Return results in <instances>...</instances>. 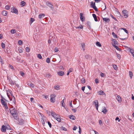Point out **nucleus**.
Returning <instances> with one entry per match:
<instances>
[{
  "instance_id": "1",
  "label": "nucleus",
  "mask_w": 134,
  "mask_h": 134,
  "mask_svg": "<svg viewBox=\"0 0 134 134\" xmlns=\"http://www.w3.org/2000/svg\"><path fill=\"white\" fill-rule=\"evenodd\" d=\"M10 110L11 114L12 115L14 118L16 120H18L19 117L18 116L17 111L15 108H11Z\"/></svg>"
},
{
  "instance_id": "2",
  "label": "nucleus",
  "mask_w": 134,
  "mask_h": 134,
  "mask_svg": "<svg viewBox=\"0 0 134 134\" xmlns=\"http://www.w3.org/2000/svg\"><path fill=\"white\" fill-rule=\"evenodd\" d=\"M51 115L58 122H61L60 116L59 115L57 114L54 112L53 111L51 112Z\"/></svg>"
},
{
  "instance_id": "3",
  "label": "nucleus",
  "mask_w": 134,
  "mask_h": 134,
  "mask_svg": "<svg viewBox=\"0 0 134 134\" xmlns=\"http://www.w3.org/2000/svg\"><path fill=\"white\" fill-rule=\"evenodd\" d=\"M50 97L51 101L53 103L55 101V98L56 97V95L54 94H52L50 96Z\"/></svg>"
},
{
  "instance_id": "4",
  "label": "nucleus",
  "mask_w": 134,
  "mask_h": 134,
  "mask_svg": "<svg viewBox=\"0 0 134 134\" xmlns=\"http://www.w3.org/2000/svg\"><path fill=\"white\" fill-rule=\"evenodd\" d=\"M123 15L125 18H126L128 17V12L126 10H123L122 12Z\"/></svg>"
},
{
  "instance_id": "5",
  "label": "nucleus",
  "mask_w": 134,
  "mask_h": 134,
  "mask_svg": "<svg viewBox=\"0 0 134 134\" xmlns=\"http://www.w3.org/2000/svg\"><path fill=\"white\" fill-rule=\"evenodd\" d=\"M4 100V99H1V102L5 108L6 109H8V107L6 103L5 102Z\"/></svg>"
},
{
  "instance_id": "6",
  "label": "nucleus",
  "mask_w": 134,
  "mask_h": 134,
  "mask_svg": "<svg viewBox=\"0 0 134 134\" xmlns=\"http://www.w3.org/2000/svg\"><path fill=\"white\" fill-rule=\"evenodd\" d=\"M46 5L50 8L52 9H54V7L53 5L49 2H47L46 3Z\"/></svg>"
},
{
  "instance_id": "7",
  "label": "nucleus",
  "mask_w": 134,
  "mask_h": 134,
  "mask_svg": "<svg viewBox=\"0 0 134 134\" xmlns=\"http://www.w3.org/2000/svg\"><path fill=\"white\" fill-rule=\"evenodd\" d=\"M127 49L129 51L132 55L134 57V49H131L130 48L127 47Z\"/></svg>"
},
{
  "instance_id": "8",
  "label": "nucleus",
  "mask_w": 134,
  "mask_h": 134,
  "mask_svg": "<svg viewBox=\"0 0 134 134\" xmlns=\"http://www.w3.org/2000/svg\"><path fill=\"white\" fill-rule=\"evenodd\" d=\"M11 12L15 14H18V10L14 8H11Z\"/></svg>"
},
{
  "instance_id": "9",
  "label": "nucleus",
  "mask_w": 134,
  "mask_h": 134,
  "mask_svg": "<svg viewBox=\"0 0 134 134\" xmlns=\"http://www.w3.org/2000/svg\"><path fill=\"white\" fill-rule=\"evenodd\" d=\"M80 19L81 21L83 22L85 20V18L83 16V14L81 13H80Z\"/></svg>"
},
{
  "instance_id": "10",
  "label": "nucleus",
  "mask_w": 134,
  "mask_h": 134,
  "mask_svg": "<svg viewBox=\"0 0 134 134\" xmlns=\"http://www.w3.org/2000/svg\"><path fill=\"white\" fill-rule=\"evenodd\" d=\"M1 130L2 132H5L6 131V127L4 125H2Z\"/></svg>"
},
{
  "instance_id": "11",
  "label": "nucleus",
  "mask_w": 134,
  "mask_h": 134,
  "mask_svg": "<svg viewBox=\"0 0 134 134\" xmlns=\"http://www.w3.org/2000/svg\"><path fill=\"white\" fill-rule=\"evenodd\" d=\"M7 80H8L9 83L12 85H13L15 84L14 82L11 79H9L8 77H7Z\"/></svg>"
},
{
  "instance_id": "12",
  "label": "nucleus",
  "mask_w": 134,
  "mask_h": 134,
  "mask_svg": "<svg viewBox=\"0 0 134 134\" xmlns=\"http://www.w3.org/2000/svg\"><path fill=\"white\" fill-rule=\"evenodd\" d=\"M102 19L103 21H105V22L107 23H108L110 21V19L108 18H103Z\"/></svg>"
},
{
  "instance_id": "13",
  "label": "nucleus",
  "mask_w": 134,
  "mask_h": 134,
  "mask_svg": "<svg viewBox=\"0 0 134 134\" xmlns=\"http://www.w3.org/2000/svg\"><path fill=\"white\" fill-rule=\"evenodd\" d=\"M108 110L106 109L105 107H104L103 109L102 112H103L104 114H105L107 113Z\"/></svg>"
},
{
  "instance_id": "14",
  "label": "nucleus",
  "mask_w": 134,
  "mask_h": 134,
  "mask_svg": "<svg viewBox=\"0 0 134 134\" xmlns=\"http://www.w3.org/2000/svg\"><path fill=\"white\" fill-rule=\"evenodd\" d=\"M24 120L23 119H20L19 120V124L20 125H22L24 124Z\"/></svg>"
},
{
  "instance_id": "15",
  "label": "nucleus",
  "mask_w": 134,
  "mask_h": 134,
  "mask_svg": "<svg viewBox=\"0 0 134 134\" xmlns=\"http://www.w3.org/2000/svg\"><path fill=\"white\" fill-rule=\"evenodd\" d=\"M10 99V100L12 101L14 103V104H15V97L13 96H12V97L11 98H9Z\"/></svg>"
},
{
  "instance_id": "16",
  "label": "nucleus",
  "mask_w": 134,
  "mask_h": 134,
  "mask_svg": "<svg viewBox=\"0 0 134 134\" xmlns=\"http://www.w3.org/2000/svg\"><path fill=\"white\" fill-rule=\"evenodd\" d=\"M92 16L94 19V20L96 21H98V19H97V16L96 15L94 14H92Z\"/></svg>"
},
{
  "instance_id": "17",
  "label": "nucleus",
  "mask_w": 134,
  "mask_h": 134,
  "mask_svg": "<svg viewBox=\"0 0 134 134\" xmlns=\"http://www.w3.org/2000/svg\"><path fill=\"white\" fill-rule=\"evenodd\" d=\"M58 74L59 76H63L64 75V72L62 71H60L58 72Z\"/></svg>"
},
{
  "instance_id": "18",
  "label": "nucleus",
  "mask_w": 134,
  "mask_h": 134,
  "mask_svg": "<svg viewBox=\"0 0 134 134\" xmlns=\"http://www.w3.org/2000/svg\"><path fill=\"white\" fill-rule=\"evenodd\" d=\"M113 46L118 51H121V49L120 48L118 47V46L114 45V44H113Z\"/></svg>"
},
{
  "instance_id": "19",
  "label": "nucleus",
  "mask_w": 134,
  "mask_h": 134,
  "mask_svg": "<svg viewBox=\"0 0 134 134\" xmlns=\"http://www.w3.org/2000/svg\"><path fill=\"white\" fill-rule=\"evenodd\" d=\"M2 14L4 16H6L8 14V12L5 10L3 11L2 12Z\"/></svg>"
},
{
  "instance_id": "20",
  "label": "nucleus",
  "mask_w": 134,
  "mask_h": 134,
  "mask_svg": "<svg viewBox=\"0 0 134 134\" xmlns=\"http://www.w3.org/2000/svg\"><path fill=\"white\" fill-rule=\"evenodd\" d=\"M117 99L119 102H121V97L119 96H117Z\"/></svg>"
},
{
  "instance_id": "21",
  "label": "nucleus",
  "mask_w": 134,
  "mask_h": 134,
  "mask_svg": "<svg viewBox=\"0 0 134 134\" xmlns=\"http://www.w3.org/2000/svg\"><path fill=\"white\" fill-rule=\"evenodd\" d=\"M98 94L99 95L104 94H105V93H104V92L102 90L99 91L98 92Z\"/></svg>"
},
{
  "instance_id": "22",
  "label": "nucleus",
  "mask_w": 134,
  "mask_h": 134,
  "mask_svg": "<svg viewBox=\"0 0 134 134\" xmlns=\"http://www.w3.org/2000/svg\"><path fill=\"white\" fill-rule=\"evenodd\" d=\"M28 85L29 86L32 87H33L34 86V85L31 82L28 83Z\"/></svg>"
},
{
  "instance_id": "23",
  "label": "nucleus",
  "mask_w": 134,
  "mask_h": 134,
  "mask_svg": "<svg viewBox=\"0 0 134 134\" xmlns=\"http://www.w3.org/2000/svg\"><path fill=\"white\" fill-rule=\"evenodd\" d=\"M44 16L45 15L44 14H40L39 15V18L41 19H42Z\"/></svg>"
},
{
  "instance_id": "24",
  "label": "nucleus",
  "mask_w": 134,
  "mask_h": 134,
  "mask_svg": "<svg viewBox=\"0 0 134 134\" xmlns=\"http://www.w3.org/2000/svg\"><path fill=\"white\" fill-rule=\"evenodd\" d=\"M94 5H95V2L93 3V1H92L91 2L90 6L92 8Z\"/></svg>"
},
{
  "instance_id": "25",
  "label": "nucleus",
  "mask_w": 134,
  "mask_h": 134,
  "mask_svg": "<svg viewBox=\"0 0 134 134\" xmlns=\"http://www.w3.org/2000/svg\"><path fill=\"white\" fill-rule=\"evenodd\" d=\"M81 45L82 48L83 49V51H85V49L84 47H85V44L84 43H82L81 44Z\"/></svg>"
},
{
  "instance_id": "26",
  "label": "nucleus",
  "mask_w": 134,
  "mask_h": 134,
  "mask_svg": "<svg viewBox=\"0 0 134 134\" xmlns=\"http://www.w3.org/2000/svg\"><path fill=\"white\" fill-rule=\"evenodd\" d=\"M96 44L97 46L100 47L102 46V45L99 42H97L96 43Z\"/></svg>"
},
{
  "instance_id": "27",
  "label": "nucleus",
  "mask_w": 134,
  "mask_h": 134,
  "mask_svg": "<svg viewBox=\"0 0 134 134\" xmlns=\"http://www.w3.org/2000/svg\"><path fill=\"white\" fill-rule=\"evenodd\" d=\"M69 118L70 119L72 120H74L75 119V117L72 115H70V116Z\"/></svg>"
},
{
  "instance_id": "28",
  "label": "nucleus",
  "mask_w": 134,
  "mask_h": 134,
  "mask_svg": "<svg viewBox=\"0 0 134 134\" xmlns=\"http://www.w3.org/2000/svg\"><path fill=\"white\" fill-rule=\"evenodd\" d=\"M75 28L76 29H83V26L81 25H80L79 26L75 27Z\"/></svg>"
},
{
  "instance_id": "29",
  "label": "nucleus",
  "mask_w": 134,
  "mask_h": 134,
  "mask_svg": "<svg viewBox=\"0 0 134 134\" xmlns=\"http://www.w3.org/2000/svg\"><path fill=\"white\" fill-rule=\"evenodd\" d=\"M21 58L19 56H17L16 58V60L17 62H20V60Z\"/></svg>"
},
{
  "instance_id": "30",
  "label": "nucleus",
  "mask_w": 134,
  "mask_h": 134,
  "mask_svg": "<svg viewBox=\"0 0 134 134\" xmlns=\"http://www.w3.org/2000/svg\"><path fill=\"white\" fill-rule=\"evenodd\" d=\"M81 82L82 83H85V80L83 78H82L81 80Z\"/></svg>"
},
{
  "instance_id": "31",
  "label": "nucleus",
  "mask_w": 134,
  "mask_h": 134,
  "mask_svg": "<svg viewBox=\"0 0 134 134\" xmlns=\"http://www.w3.org/2000/svg\"><path fill=\"white\" fill-rule=\"evenodd\" d=\"M112 34L114 38H117L118 37L117 35L114 32H112Z\"/></svg>"
},
{
  "instance_id": "32",
  "label": "nucleus",
  "mask_w": 134,
  "mask_h": 134,
  "mask_svg": "<svg viewBox=\"0 0 134 134\" xmlns=\"http://www.w3.org/2000/svg\"><path fill=\"white\" fill-rule=\"evenodd\" d=\"M95 104V106H97L98 105V101L97 100H96L94 101L93 102Z\"/></svg>"
},
{
  "instance_id": "33",
  "label": "nucleus",
  "mask_w": 134,
  "mask_h": 134,
  "mask_svg": "<svg viewBox=\"0 0 134 134\" xmlns=\"http://www.w3.org/2000/svg\"><path fill=\"white\" fill-rule=\"evenodd\" d=\"M6 129L7 130H12V128H11L9 125H8L7 126H6Z\"/></svg>"
},
{
  "instance_id": "34",
  "label": "nucleus",
  "mask_w": 134,
  "mask_h": 134,
  "mask_svg": "<svg viewBox=\"0 0 134 134\" xmlns=\"http://www.w3.org/2000/svg\"><path fill=\"white\" fill-rule=\"evenodd\" d=\"M10 32L12 34H14L16 32V30L15 29H12L11 30Z\"/></svg>"
},
{
  "instance_id": "35",
  "label": "nucleus",
  "mask_w": 134,
  "mask_h": 134,
  "mask_svg": "<svg viewBox=\"0 0 134 134\" xmlns=\"http://www.w3.org/2000/svg\"><path fill=\"white\" fill-rule=\"evenodd\" d=\"M21 4L23 5V6H25L26 4V3L24 1H21Z\"/></svg>"
},
{
  "instance_id": "36",
  "label": "nucleus",
  "mask_w": 134,
  "mask_h": 134,
  "mask_svg": "<svg viewBox=\"0 0 134 134\" xmlns=\"http://www.w3.org/2000/svg\"><path fill=\"white\" fill-rule=\"evenodd\" d=\"M87 24L88 26H89V28H91V23L89 21H87Z\"/></svg>"
},
{
  "instance_id": "37",
  "label": "nucleus",
  "mask_w": 134,
  "mask_h": 134,
  "mask_svg": "<svg viewBox=\"0 0 134 134\" xmlns=\"http://www.w3.org/2000/svg\"><path fill=\"white\" fill-rule=\"evenodd\" d=\"M121 29L124 30L126 34H128L129 33L128 31L126 29L124 28H122Z\"/></svg>"
},
{
  "instance_id": "38",
  "label": "nucleus",
  "mask_w": 134,
  "mask_h": 134,
  "mask_svg": "<svg viewBox=\"0 0 134 134\" xmlns=\"http://www.w3.org/2000/svg\"><path fill=\"white\" fill-rule=\"evenodd\" d=\"M116 54L117 57V58L119 59H120L121 58V55L120 54H118L117 53H116Z\"/></svg>"
},
{
  "instance_id": "39",
  "label": "nucleus",
  "mask_w": 134,
  "mask_h": 134,
  "mask_svg": "<svg viewBox=\"0 0 134 134\" xmlns=\"http://www.w3.org/2000/svg\"><path fill=\"white\" fill-rule=\"evenodd\" d=\"M5 8L6 9L8 10H9L10 9V7L9 6V5H6V6L5 7Z\"/></svg>"
},
{
  "instance_id": "40",
  "label": "nucleus",
  "mask_w": 134,
  "mask_h": 134,
  "mask_svg": "<svg viewBox=\"0 0 134 134\" xmlns=\"http://www.w3.org/2000/svg\"><path fill=\"white\" fill-rule=\"evenodd\" d=\"M92 8L95 10V11H98V8L96 7L95 5H94V7H93Z\"/></svg>"
},
{
  "instance_id": "41",
  "label": "nucleus",
  "mask_w": 134,
  "mask_h": 134,
  "mask_svg": "<svg viewBox=\"0 0 134 134\" xmlns=\"http://www.w3.org/2000/svg\"><path fill=\"white\" fill-rule=\"evenodd\" d=\"M129 75L130 77H131V78H132V76H133V74L132 72L131 71H129Z\"/></svg>"
},
{
  "instance_id": "42",
  "label": "nucleus",
  "mask_w": 134,
  "mask_h": 134,
  "mask_svg": "<svg viewBox=\"0 0 134 134\" xmlns=\"http://www.w3.org/2000/svg\"><path fill=\"white\" fill-rule=\"evenodd\" d=\"M113 67L114 69L115 70H116L117 69V66L115 65H113Z\"/></svg>"
},
{
  "instance_id": "43",
  "label": "nucleus",
  "mask_w": 134,
  "mask_h": 134,
  "mask_svg": "<svg viewBox=\"0 0 134 134\" xmlns=\"http://www.w3.org/2000/svg\"><path fill=\"white\" fill-rule=\"evenodd\" d=\"M59 87L60 86L59 85H57L55 86V88L56 90H58L60 88Z\"/></svg>"
},
{
  "instance_id": "44",
  "label": "nucleus",
  "mask_w": 134,
  "mask_h": 134,
  "mask_svg": "<svg viewBox=\"0 0 134 134\" xmlns=\"http://www.w3.org/2000/svg\"><path fill=\"white\" fill-rule=\"evenodd\" d=\"M46 62L48 63H49L50 62V60L49 58H47L46 59Z\"/></svg>"
},
{
  "instance_id": "45",
  "label": "nucleus",
  "mask_w": 134,
  "mask_h": 134,
  "mask_svg": "<svg viewBox=\"0 0 134 134\" xmlns=\"http://www.w3.org/2000/svg\"><path fill=\"white\" fill-rule=\"evenodd\" d=\"M37 57L39 59H41L42 58L41 55L40 54H38L37 55Z\"/></svg>"
},
{
  "instance_id": "46",
  "label": "nucleus",
  "mask_w": 134,
  "mask_h": 134,
  "mask_svg": "<svg viewBox=\"0 0 134 134\" xmlns=\"http://www.w3.org/2000/svg\"><path fill=\"white\" fill-rule=\"evenodd\" d=\"M23 43V42L21 40H19L18 41V44L20 45H21Z\"/></svg>"
},
{
  "instance_id": "47",
  "label": "nucleus",
  "mask_w": 134,
  "mask_h": 134,
  "mask_svg": "<svg viewBox=\"0 0 134 134\" xmlns=\"http://www.w3.org/2000/svg\"><path fill=\"white\" fill-rule=\"evenodd\" d=\"M1 46L3 48H4L5 47V44L3 43H2L1 44Z\"/></svg>"
},
{
  "instance_id": "48",
  "label": "nucleus",
  "mask_w": 134,
  "mask_h": 134,
  "mask_svg": "<svg viewBox=\"0 0 134 134\" xmlns=\"http://www.w3.org/2000/svg\"><path fill=\"white\" fill-rule=\"evenodd\" d=\"M61 129L65 131H66L67 130V129L66 128L63 127H61Z\"/></svg>"
},
{
  "instance_id": "49",
  "label": "nucleus",
  "mask_w": 134,
  "mask_h": 134,
  "mask_svg": "<svg viewBox=\"0 0 134 134\" xmlns=\"http://www.w3.org/2000/svg\"><path fill=\"white\" fill-rule=\"evenodd\" d=\"M95 82L96 83H99V80L98 79H95Z\"/></svg>"
},
{
  "instance_id": "50",
  "label": "nucleus",
  "mask_w": 134,
  "mask_h": 134,
  "mask_svg": "<svg viewBox=\"0 0 134 134\" xmlns=\"http://www.w3.org/2000/svg\"><path fill=\"white\" fill-rule=\"evenodd\" d=\"M41 122H42V124L43 125H44V120H43V119H41Z\"/></svg>"
},
{
  "instance_id": "51",
  "label": "nucleus",
  "mask_w": 134,
  "mask_h": 134,
  "mask_svg": "<svg viewBox=\"0 0 134 134\" xmlns=\"http://www.w3.org/2000/svg\"><path fill=\"white\" fill-rule=\"evenodd\" d=\"M30 49L28 47H26V51L27 52H29L30 51Z\"/></svg>"
},
{
  "instance_id": "52",
  "label": "nucleus",
  "mask_w": 134,
  "mask_h": 134,
  "mask_svg": "<svg viewBox=\"0 0 134 134\" xmlns=\"http://www.w3.org/2000/svg\"><path fill=\"white\" fill-rule=\"evenodd\" d=\"M48 124L49 125V127L50 128H51L52 127V125L50 122L48 121Z\"/></svg>"
},
{
  "instance_id": "53",
  "label": "nucleus",
  "mask_w": 134,
  "mask_h": 134,
  "mask_svg": "<svg viewBox=\"0 0 134 134\" xmlns=\"http://www.w3.org/2000/svg\"><path fill=\"white\" fill-rule=\"evenodd\" d=\"M20 74L22 76H23L24 74V72H23V71H21L20 72Z\"/></svg>"
},
{
  "instance_id": "54",
  "label": "nucleus",
  "mask_w": 134,
  "mask_h": 134,
  "mask_svg": "<svg viewBox=\"0 0 134 134\" xmlns=\"http://www.w3.org/2000/svg\"><path fill=\"white\" fill-rule=\"evenodd\" d=\"M54 51L55 52H57L59 51V49L57 48H55Z\"/></svg>"
},
{
  "instance_id": "55",
  "label": "nucleus",
  "mask_w": 134,
  "mask_h": 134,
  "mask_svg": "<svg viewBox=\"0 0 134 134\" xmlns=\"http://www.w3.org/2000/svg\"><path fill=\"white\" fill-rule=\"evenodd\" d=\"M35 20L33 18H31V23H32Z\"/></svg>"
},
{
  "instance_id": "56",
  "label": "nucleus",
  "mask_w": 134,
  "mask_h": 134,
  "mask_svg": "<svg viewBox=\"0 0 134 134\" xmlns=\"http://www.w3.org/2000/svg\"><path fill=\"white\" fill-rule=\"evenodd\" d=\"M118 42L116 40L115 41V42H114V45H115V44L118 45Z\"/></svg>"
},
{
  "instance_id": "57",
  "label": "nucleus",
  "mask_w": 134,
  "mask_h": 134,
  "mask_svg": "<svg viewBox=\"0 0 134 134\" xmlns=\"http://www.w3.org/2000/svg\"><path fill=\"white\" fill-rule=\"evenodd\" d=\"M77 128V127L76 126H75L73 128V130H75Z\"/></svg>"
},
{
  "instance_id": "58",
  "label": "nucleus",
  "mask_w": 134,
  "mask_h": 134,
  "mask_svg": "<svg viewBox=\"0 0 134 134\" xmlns=\"http://www.w3.org/2000/svg\"><path fill=\"white\" fill-rule=\"evenodd\" d=\"M100 75L101 77H103L104 76V74L103 73H101L100 74Z\"/></svg>"
},
{
  "instance_id": "59",
  "label": "nucleus",
  "mask_w": 134,
  "mask_h": 134,
  "mask_svg": "<svg viewBox=\"0 0 134 134\" xmlns=\"http://www.w3.org/2000/svg\"><path fill=\"white\" fill-rule=\"evenodd\" d=\"M119 117H117L116 119H115V120H118V121L119 122L120 120H119Z\"/></svg>"
},
{
  "instance_id": "60",
  "label": "nucleus",
  "mask_w": 134,
  "mask_h": 134,
  "mask_svg": "<svg viewBox=\"0 0 134 134\" xmlns=\"http://www.w3.org/2000/svg\"><path fill=\"white\" fill-rule=\"evenodd\" d=\"M68 71L70 73L72 71V69L71 68H70L69 69V70Z\"/></svg>"
},
{
  "instance_id": "61",
  "label": "nucleus",
  "mask_w": 134,
  "mask_h": 134,
  "mask_svg": "<svg viewBox=\"0 0 134 134\" xmlns=\"http://www.w3.org/2000/svg\"><path fill=\"white\" fill-rule=\"evenodd\" d=\"M85 86H83L82 87V91H84V90H85Z\"/></svg>"
},
{
  "instance_id": "62",
  "label": "nucleus",
  "mask_w": 134,
  "mask_h": 134,
  "mask_svg": "<svg viewBox=\"0 0 134 134\" xmlns=\"http://www.w3.org/2000/svg\"><path fill=\"white\" fill-rule=\"evenodd\" d=\"M85 58L86 59H87L89 57V55H86L85 56Z\"/></svg>"
},
{
  "instance_id": "63",
  "label": "nucleus",
  "mask_w": 134,
  "mask_h": 134,
  "mask_svg": "<svg viewBox=\"0 0 134 134\" xmlns=\"http://www.w3.org/2000/svg\"><path fill=\"white\" fill-rule=\"evenodd\" d=\"M3 38V35L2 34H0V38L2 39Z\"/></svg>"
},
{
  "instance_id": "64",
  "label": "nucleus",
  "mask_w": 134,
  "mask_h": 134,
  "mask_svg": "<svg viewBox=\"0 0 134 134\" xmlns=\"http://www.w3.org/2000/svg\"><path fill=\"white\" fill-rule=\"evenodd\" d=\"M99 124H100V125H101L102 124V121L101 120H99Z\"/></svg>"
}]
</instances>
